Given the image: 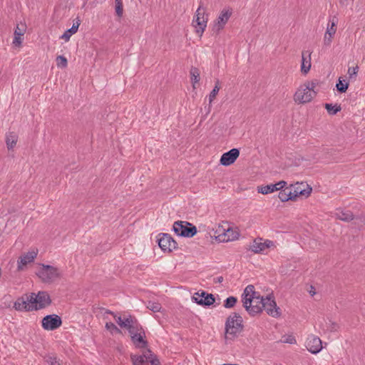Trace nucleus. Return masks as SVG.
Instances as JSON below:
<instances>
[{"label":"nucleus","mask_w":365,"mask_h":365,"mask_svg":"<svg viewBox=\"0 0 365 365\" xmlns=\"http://www.w3.org/2000/svg\"><path fill=\"white\" fill-rule=\"evenodd\" d=\"M219 91H220L219 81H217L216 82V85L215 86L214 88L212 89V91L210 92V93L209 95L210 103H211L214 101V99L215 98L216 96L217 95Z\"/></svg>","instance_id":"nucleus-37"},{"label":"nucleus","mask_w":365,"mask_h":365,"mask_svg":"<svg viewBox=\"0 0 365 365\" xmlns=\"http://www.w3.org/2000/svg\"><path fill=\"white\" fill-rule=\"evenodd\" d=\"M14 307L17 311L29 312L34 310L35 305L30 300V294L19 298L14 303Z\"/></svg>","instance_id":"nucleus-14"},{"label":"nucleus","mask_w":365,"mask_h":365,"mask_svg":"<svg viewBox=\"0 0 365 365\" xmlns=\"http://www.w3.org/2000/svg\"><path fill=\"white\" fill-rule=\"evenodd\" d=\"M340 4L345 6L346 5V0H339Z\"/></svg>","instance_id":"nucleus-51"},{"label":"nucleus","mask_w":365,"mask_h":365,"mask_svg":"<svg viewBox=\"0 0 365 365\" xmlns=\"http://www.w3.org/2000/svg\"><path fill=\"white\" fill-rule=\"evenodd\" d=\"M314 88L315 83L313 82L307 83L301 86L294 94V101L299 103L310 102L316 95V93L314 91Z\"/></svg>","instance_id":"nucleus-2"},{"label":"nucleus","mask_w":365,"mask_h":365,"mask_svg":"<svg viewBox=\"0 0 365 365\" xmlns=\"http://www.w3.org/2000/svg\"><path fill=\"white\" fill-rule=\"evenodd\" d=\"M359 71V66L356 65L353 67H349L348 68L347 73L350 79L355 78Z\"/></svg>","instance_id":"nucleus-41"},{"label":"nucleus","mask_w":365,"mask_h":365,"mask_svg":"<svg viewBox=\"0 0 365 365\" xmlns=\"http://www.w3.org/2000/svg\"><path fill=\"white\" fill-rule=\"evenodd\" d=\"M239 155L240 150L237 148H232L228 152L222 154L220 162L222 165L228 166L234 163Z\"/></svg>","instance_id":"nucleus-18"},{"label":"nucleus","mask_w":365,"mask_h":365,"mask_svg":"<svg viewBox=\"0 0 365 365\" xmlns=\"http://www.w3.org/2000/svg\"><path fill=\"white\" fill-rule=\"evenodd\" d=\"M232 10L230 8L223 9L219 14L212 25L213 32L218 34L222 30L232 16Z\"/></svg>","instance_id":"nucleus-7"},{"label":"nucleus","mask_w":365,"mask_h":365,"mask_svg":"<svg viewBox=\"0 0 365 365\" xmlns=\"http://www.w3.org/2000/svg\"><path fill=\"white\" fill-rule=\"evenodd\" d=\"M191 81L193 88H195V84L200 81V71L197 68L190 69Z\"/></svg>","instance_id":"nucleus-31"},{"label":"nucleus","mask_w":365,"mask_h":365,"mask_svg":"<svg viewBox=\"0 0 365 365\" xmlns=\"http://www.w3.org/2000/svg\"><path fill=\"white\" fill-rule=\"evenodd\" d=\"M158 245L163 251L171 252L177 248V242L169 234L160 233L158 238Z\"/></svg>","instance_id":"nucleus-10"},{"label":"nucleus","mask_w":365,"mask_h":365,"mask_svg":"<svg viewBox=\"0 0 365 365\" xmlns=\"http://www.w3.org/2000/svg\"><path fill=\"white\" fill-rule=\"evenodd\" d=\"M292 195L294 200L298 197H307L309 196L312 188L304 182H297L295 185H291Z\"/></svg>","instance_id":"nucleus-11"},{"label":"nucleus","mask_w":365,"mask_h":365,"mask_svg":"<svg viewBox=\"0 0 365 365\" xmlns=\"http://www.w3.org/2000/svg\"><path fill=\"white\" fill-rule=\"evenodd\" d=\"M173 231L180 237H192L197 233V228L185 221H177L173 224Z\"/></svg>","instance_id":"nucleus-5"},{"label":"nucleus","mask_w":365,"mask_h":365,"mask_svg":"<svg viewBox=\"0 0 365 365\" xmlns=\"http://www.w3.org/2000/svg\"><path fill=\"white\" fill-rule=\"evenodd\" d=\"M106 314H111L113 316V317L115 318L117 324L120 327V324H123V317H117L115 315V314L110 310H106Z\"/></svg>","instance_id":"nucleus-45"},{"label":"nucleus","mask_w":365,"mask_h":365,"mask_svg":"<svg viewBox=\"0 0 365 365\" xmlns=\"http://www.w3.org/2000/svg\"><path fill=\"white\" fill-rule=\"evenodd\" d=\"M207 18L205 17V10L202 8V5H200L192 21V26L196 28V33L199 36H202L207 26Z\"/></svg>","instance_id":"nucleus-8"},{"label":"nucleus","mask_w":365,"mask_h":365,"mask_svg":"<svg viewBox=\"0 0 365 365\" xmlns=\"http://www.w3.org/2000/svg\"><path fill=\"white\" fill-rule=\"evenodd\" d=\"M143 328L141 325L138 323V322H136L134 324L132 325V328H129L128 329L130 336H134L135 334H137L140 331H143Z\"/></svg>","instance_id":"nucleus-34"},{"label":"nucleus","mask_w":365,"mask_h":365,"mask_svg":"<svg viewBox=\"0 0 365 365\" xmlns=\"http://www.w3.org/2000/svg\"><path fill=\"white\" fill-rule=\"evenodd\" d=\"M38 255L37 250H31L21 255L17 261V270L23 271L27 264L34 262Z\"/></svg>","instance_id":"nucleus-13"},{"label":"nucleus","mask_w":365,"mask_h":365,"mask_svg":"<svg viewBox=\"0 0 365 365\" xmlns=\"http://www.w3.org/2000/svg\"><path fill=\"white\" fill-rule=\"evenodd\" d=\"M37 275L43 282L51 283L61 277V272L57 267L42 264Z\"/></svg>","instance_id":"nucleus-3"},{"label":"nucleus","mask_w":365,"mask_h":365,"mask_svg":"<svg viewBox=\"0 0 365 365\" xmlns=\"http://www.w3.org/2000/svg\"><path fill=\"white\" fill-rule=\"evenodd\" d=\"M237 302V298L235 297H229L226 299L224 303L225 308H232Z\"/></svg>","instance_id":"nucleus-38"},{"label":"nucleus","mask_w":365,"mask_h":365,"mask_svg":"<svg viewBox=\"0 0 365 365\" xmlns=\"http://www.w3.org/2000/svg\"><path fill=\"white\" fill-rule=\"evenodd\" d=\"M273 245L274 242L271 240H267L264 242H262V239L257 238L253 241L250 249L255 253H260Z\"/></svg>","instance_id":"nucleus-17"},{"label":"nucleus","mask_w":365,"mask_h":365,"mask_svg":"<svg viewBox=\"0 0 365 365\" xmlns=\"http://www.w3.org/2000/svg\"><path fill=\"white\" fill-rule=\"evenodd\" d=\"M332 37L333 36H330V35H327L325 34H324V44L329 45L331 43V42Z\"/></svg>","instance_id":"nucleus-49"},{"label":"nucleus","mask_w":365,"mask_h":365,"mask_svg":"<svg viewBox=\"0 0 365 365\" xmlns=\"http://www.w3.org/2000/svg\"><path fill=\"white\" fill-rule=\"evenodd\" d=\"M147 308L153 312H160L162 307L158 302L149 301L147 304Z\"/></svg>","instance_id":"nucleus-33"},{"label":"nucleus","mask_w":365,"mask_h":365,"mask_svg":"<svg viewBox=\"0 0 365 365\" xmlns=\"http://www.w3.org/2000/svg\"><path fill=\"white\" fill-rule=\"evenodd\" d=\"M311 68V53L309 51H303L302 54L301 71L307 74Z\"/></svg>","instance_id":"nucleus-20"},{"label":"nucleus","mask_w":365,"mask_h":365,"mask_svg":"<svg viewBox=\"0 0 365 365\" xmlns=\"http://www.w3.org/2000/svg\"><path fill=\"white\" fill-rule=\"evenodd\" d=\"M30 300L35 305L34 310L43 309L51 303L49 295L46 292H39L37 294L31 293Z\"/></svg>","instance_id":"nucleus-9"},{"label":"nucleus","mask_w":365,"mask_h":365,"mask_svg":"<svg viewBox=\"0 0 365 365\" xmlns=\"http://www.w3.org/2000/svg\"><path fill=\"white\" fill-rule=\"evenodd\" d=\"M255 297H256L247 296L246 294L243 293L242 294L243 307L245 308H248L249 307H247L248 303H250L251 304H252V299H255Z\"/></svg>","instance_id":"nucleus-43"},{"label":"nucleus","mask_w":365,"mask_h":365,"mask_svg":"<svg viewBox=\"0 0 365 365\" xmlns=\"http://www.w3.org/2000/svg\"><path fill=\"white\" fill-rule=\"evenodd\" d=\"M261 297L259 296L256 297L255 299H252V304L248 303V308H245L247 312L251 316H255L256 314L262 312V304L260 303Z\"/></svg>","instance_id":"nucleus-19"},{"label":"nucleus","mask_w":365,"mask_h":365,"mask_svg":"<svg viewBox=\"0 0 365 365\" xmlns=\"http://www.w3.org/2000/svg\"><path fill=\"white\" fill-rule=\"evenodd\" d=\"M106 329L110 331L111 334H113L114 332L116 333H121L120 329H119L112 322H106Z\"/></svg>","instance_id":"nucleus-39"},{"label":"nucleus","mask_w":365,"mask_h":365,"mask_svg":"<svg viewBox=\"0 0 365 365\" xmlns=\"http://www.w3.org/2000/svg\"><path fill=\"white\" fill-rule=\"evenodd\" d=\"M138 320L136 318L133 316H131L130 314H125L123 315V324H120L121 328H125L127 330L132 327V325L134 324Z\"/></svg>","instance_id":"nucleus-28"},{"label":"nucleus","mask_w":365,"mask_h":365,"mask_svg":"<svg viewBox=\"0 0 365 365\" xmlns=\"http://www.w3.org/2000/svg\"><path fill=\"white\" fill-rule=\"evenodd\" d=\"M274 185H276V187H277V190H282L287 185V182L282 180Z\"/></svg>","instance_id":"nucleus-47"},{"label":"nucleus","mask_w":365,"mask_h":365,"mask_svg":"<svg viewBox=\"0 0 365 365\" xmlns=\"http://www.w3.org/2000/svg\"><path fill=\"white\" fill-rule=\"evenodd\" d=\"M336 89L340 93H345L349 87V83H344L340 79L336 85Z\"/></svg>","instance_id":"nucleus-40"},{"label":"nucleus","mask_w":365,"mask_h":365,"mask_svg":"<svg viewBox=\"0 0 365 365\" xmlns=\"http://www.w3.org/2000/svg\"><path fill=\"white\" fill-rule=\"evenodd\" d=\"M225 231L224 234V238L222 240V241H232L237 238L238 234L235 232L232 229L228 227L227 230H224Z\"/></svg>","instance_id":"nucleus-30"},{"label":"nucleus","mask_w":365,"mask_h":365,"mask_svg":"<svg viewBox=\"0 0 365 365\" xmlns=\"http://www.w3.org/2000/svg\"><path fill=\"white\" fill-rule=\"evenodd\" d=\"M44 361L51 365H64L63 360H61L55 354H48L43 357Z\"/></svg>","instance_id":"nucleus-25"},{"label":"nucleus","mask_w":365,"mask_h":365,"mask_svg":"<svg viewBox=\"0 0 365 365\" xmlns=\"http://www.w3.org/2000/svg\"><path fill=\"white\" fill-rule=\"evenodd\" d=\"M336 218L346 222H349L354 219V215L349 210H338L336 212Z\"/></svg>","instance_id":"nucleus-27"},{"label":"nucleus","mask_w":365,"mask_h":365,"mask_svg":"<svg viewBox=\"0 0 365 365\" xmlns=\"http://www.w3.org/2000/svg\"><path fill=\"white\" fill-rule=\"evenodd\" d=\"M56 65L58 68H65L67 67L68 61L63 56H58L56 59Z\"/></svg>","instance_id":"nucleus-36"},{"label":"nucleus","mask_w":365,"mask_h":365,"mask_svg":"<svg viewBox=\"0 0 365 365\" xmlns=\"http://www.w3.org/2000/svg\"><path fill=\"white\" fill-rule=\"evenodd\" d=\"M293 341H294V339H288V340H287V341H286V342H288V343L292 344V343H293Z\"/></svg>","instance_id":"nucleus-54"},{"label":"nucleus","mask_w":365,"mask_h":365,"mask_svg":"<svg viewBox=\"0 0 365 365\" xmlns=\"http://www.w3.org/2000/svg\"><path fill=\"white\" fill-rule=\"evenodd\" d=\"M242 318L237 313H233L227 319L225 323V338L233 339L242 330Z\"/></svg>","instance_id":"nucleus-1"},{"label":"nucleus","mask_w":365,"mask_h":365,"mask_svg":"<svg viewBox=\"0 0 365 365\" xmlns=\"http://www.w3.org/2000/svg\"><path fill=\"white\" fill-rule=\"evenodd\" d=\"M245 294L247 296L257 297V292H255V287L253 285H248L244 290Z\"/></svg>","instance_id":"nucleus-42"},{"label":"nucleus","mask_w":365,"mask_h":365,"mask_svg":"<svg viewBox=\"0 0 365 365\" xmlns=\"http://www.w3.org/2000/svg\"><path fill=\"white\" fill-rule=\"evenodd\" d=\"M278 197L282 202H287L289 200H294L293 195H292V189L289 187L280 190Z\"/></svg>","instance_id":"nucleus-24"},{"label":"nucleus","mask_w":365,"mask_h":365,"mask_svg":"<svg viewBox=\"0 0 365 365\" xmlns=\"http://www.w3.org/2000/svg\"><path fill=\"white\" fill-rule=\"evenodd\" d=\"M337 23L338 19L336 16H333L331 19H330L325 34L327 35H330V36H333L336 31Z\"/></svg>","instance_id":"nucleus-26"},{"label":"nucleus","mask_w":365,"mask_h":365,"mask_svg":"<svg viewBox=\"0 0 365 365\" xmlns=\"http://www.w3.org/2000/svg\"><path fill=\"white\" fill-rule=\"evenodd\" d=\"M79 25H80V20L76 19V21L73 22L72 27L71 29H69L68 30H67V33H71L73 34H76L78 31Z\"/></svg>","instance_id":"nucleus-44"},{"label":"nucleus","mask_w":365,"mask_h":365,"mask_svg":"<svg viewBox=\"0 0 365 365\" xmlns=\"http://www.w3.org/2000/svg\"><path fill=\"white\" fill-rule=\"evenodd\" d=\"M306 347L311 353L317 354L322 349V342L318 336L311 334L306 341Z\"/></svg>","instance_id":"nucleus-16"},{"label":"nucleus","mask_w":365,"mask_h":365,"mask_svg":"<svg viewBox=\"0 0 365 365\" xmlns=\"http://www.w3.org/2000/svg\"><path fill=\"white\" fill-rule=\"evenodd\" d=\"M311 288H312V289L309 291V293H310V294H311L312 296H313V295H314V294H315V292H314V290H312V289H314V287H312Z\"/></svg>","instance_id":"nucleus-52"},{"label":"nucleus","mask_w":365,"mask_h":365,"mask_svg":"<svg viewBox=\"0 0 365 365\" xmlns=\"http://www.w3.org/2000/svg\"><path fill=\"white\" fill-rule=\"evenodd\" d=\"M325 108L327 112L331 115H335L337 112L341 110L340 106H333L332 104L326 103Z\"/></svg>","instance_id":"nucleus-35"},{"label":"nucleus","mask_w":365,"mask_h":365,"mask_svg":"<svg viewBox=\"0 0 365 365\" xmlns=\"http://www.w3.org/2000/svg\"><path fill=\"white\" fill-rule=\"evenodd\" d=\"M223 281V277L222 276L217 277L215 279V282L221 283Z\"/></svg>","instance_id":"nucleus-50"},{"label":"nucleus","mask_w":365,"mask_h":365,"mask_svg":"<svg viewBox=\"0 0 365 365\" xmlns=\"http://www.w3.org/2000/svg\"><path fill=\"white\" fill-rule=\"evenodd\" d=\"M145 337L144 331H141L134 336H131V339L134 345L138 348H145L147 346V341L144 339Z\"/></svg>","instance_id":"nucleus-22"},{"label":"nucleus","mask_w":365,"mask_h":365,"mask_svg":"<svg viewBox=\"0 0 365 365\" xmlns=\"http://www.w3.org/2000/svg\"><path fill=\"white\" fill-rule=\"evenodd\" d=\"M18 140L17 135L14 132H9L6 135V144L8 150L13 149Z\"/></svg>","instance_id":"nucleus-23"},{"label":"nucleus","mask_w":365,"mask_h":365,"mask_svg":"<svg viewBox=\"0 0 365 365\" xmlns=\"http://www.w3.org/2000/svg\"><path fill=\"white\" fill-rule=\"evenodd\" d=\"M61 319L56 314L47 315L42 319V327L46 330H55L61 327Z\"/></svg>","instance_id":"nucleus-12"},{"label":"nucleus","mask_w":365,"mask_h":365,"mask_svg":"<svg viewBox=\"0 0 365 365\" xmlns=\"http://www.w3.org/2000/svg\"><path fill=\"white\" fill-rule=\"evenodd\" d=\"M192 299L197 304L202 306H210L214 304L215 299L212 294H207L205 292H202L201 294L195 293Z\"/></svg>","instance_id":"nucleus-15"},{"label":"nucleus","mask_w":365,"mask_h":365,"mask_svg":"<svg viewBox=\"0 0 365 365\" xmlns=\"http://www.w3.org/2000/svg\"><path fill=\"white\" fill-rule=\"evenodd\" d=\"M277 190V187H276V185H274V184H269V185H267L264 186H261V187H257L258 192L262 193L263 195L272 193Z\"/></svg>","instance_id":"nucleus-29"},{"label":"nucleus","mask_w":365,"mask_h":365,"mask_svg":"<svg viewBox=\"0 0 365 365\" xmlns=\"http://www.w3.org/2000/svg\"><path fill=\"white\" fill-rule=\"evenodd\" d=\"M26 31V25L24 24L20 23L17 24L16 29L14 31V38L13 40V43L15 46L21 45V36H24Z\"/></svg>","instance_id":"nucleus-21"},{"label":"nucleus","mask_w":365,"mask_h":365,"mask_svg":"<svg viewBox=\"0 0 365 365\" xmlns=\"http://www.w3.org/2000/svg\"><path fill=\"white\" fill-rule=\"evenodd\" d=\"M133 365H160L156 356L149 349H146L141 355H131Z\"/></svg>","instance_id":"nucleus-4"},{"label":"nucleus","mask_w":365,"mask_h":365,"mask_svg":"<svg viewBox=\"0 0 365 365\" xmlns=\"http://www.w3.org/2000/svg\"><path fill=\"white\" fill-rule=\"evenodd\" d=\"M71 35H73V34L67 33V31H66L65 33L61 36V38L68 41L70 39Z\"/></svg>","instance_id":"nucleus-48"},{"label":"nucleus","mask_w":365,"mask_h":365,"mask_svg":"<svg viewBox=\"0 0 365 365\" xmlns=\"http://www.w3.org/2000/svg\"><path fill=\"white\" fill-rule=\"evenodd\" d=\"M338 324L332 322L331 321L329 322L327 324V330L330 331H336L338 329Z\"/></svg>","instance_id":"nucleus-46"},{"label":"nucleus","mask_w":365,"mask_h":365,"mask_svg":"<svg viewBox=\"0 0 365 365\" xmlns=\"http://www.w3.org/2000/svg\"><path fill=\"white\" fill-rule=\"evenodd\" d=\"M293 341H294V339H288V340H287V341H286V342H288V343L292 344V343H293Z\"/></svg>","instance_id":"nucleus-53"},{"label":"nucleus","mask_w":365,"mask_h":365,"mask_svg":"<svg viewBox=\"0 0 365 365\" xmlns=\"http://www.w3.org/2000/svg\"><path fill=\"white\" fill-rule=\"evenodd\" d=\"M260 303L262 304V309H264L267 314L272 317H279L280 316V309L277 306L272 296L269 295L265 298L261 297Z\"/></svg>","instance_id":"nucleus-6"},{"label":"nucleus","mask_w":365,"mask_h":365,"mask_svg":"<svg viewBox=\"0 0 365 365\" xmlns=\"http://www.w3.org/2000/svg\"><path fill=\"white\" fill-rule=\"evenodd\" d=\"M115 14L118 17H121L123 14V0H114Z\"/></svg>","instance_id":"nucleus-32"}]
</instances>
